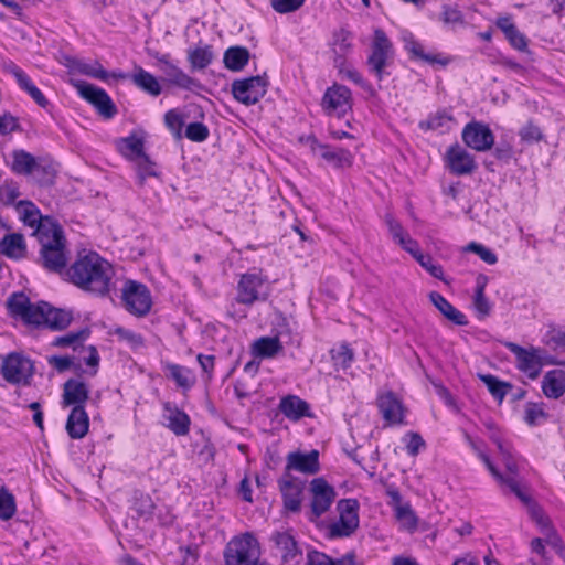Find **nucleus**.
Masks as SVG:
<instances>
[{
  "mask_svg": "<svg viewBox=\"0 0 565 565\" xmlns=\"http://www.w3.org/2000/svg\"><path fill=\"white\" fill-rule=\"evenodd\" d=\"M67 280L77 288L97 296H106L110 290L114 268L109 262L95 252L78 255L66 269Z\"/></svg>",
  "mask_w": 565,
  "mask_h": 565,
  "instance_id": "1",
  "label": "nucleus"
},
{
  "mask_svg": "<svg viewBox=\"0 0 565 565\" xmlns=\"http://www.w3.org/2000/svg\"><path fill=\"white\" fill-rule=\"evenodd\" d=\"M38 239L41 244L40 262L42 266L51 273L60 275L65 273L68 253L61 226L54 222L39 224Z\"/></svg>",
  "mask_w": 565,
  "mask_h": 565,
  "instance_id": "2",
  "label": "nucleus"
},
{
  "mask_svg": "<svg viewBox=\"0 0 565 565\" xmlns=\"http://www.w3.org/2000/svg\"><path fill=\"white\" fill-rule=\"evenodd\" d=\"M225 565H257L262 547L257 537L245 532L233 536L223 551Z\"/></svg>",
  "mask_w": 565,
  "mask_h": 565,
  "instance_id": "3",
  "label": "nucleus"
},
{
  "mask_svg": "<svg viewBox=\"0 0 565 565\" xmlns=\"http://www.w3.org/2000/svg\"><path fill=\"white\" fill-rule=\"evenodd\" d=\"M393 43L382 29H375L371 43V53L366 61L370 73L381 82L386 75H388L387 68L393 64Z\"/></svg>",
  "mask_w": 565,
  "mask_h": 565,
  "instance_id": "4",
  "label": "nucleus"
},
{
  "mask_svg": "<svg viewBox=\"0 0 565 565\" xmlns=\"http://www.w3.org/2000/svg\"><path fill=\"white\" fill-rule=\"evenodd\" d=\"M269 295V284L260 273L243 274L237 284L236 301L252 306L256 301H264Z\"/></svg>",
  "mask_w": 565,
  "mask_h": 565,
  "instance_id": "5",
  "label": "nucleus"
},
{
  "mask_svg": "<svg viewBox=\"0 0 565 565\" xmlns=\"http://www.w3.org/2000/svg\"><path fill=\"white\" fill-rule=\"evenodd\" d=\"M310 509L306 516L310 522H317L332 505L335 491L323 478H315L309 484Z\"/></svg>",
  "mask_w": 565,
  "mask_h": 565,
  "instance_id": "6",
  "label": "nucleus"
},
{
  "mask_svg": "<svg viewBox=\"0 0 565 565\" xmlns=\"http://www.w3.org/2000/svg\"><path fill=\"white\" fill-rule=\"evenodd\" d=\"M9 313L26 324L42 326L46 302L32 303L23 292H14L7 300Z\"/></svg>",
  "mask_w": 565,
  "mask_h": 565,
  "instance_id": "7",
  "label": "nucleus"
},
{
  "mask_svg": "<svg viewBox=\"0 0 565 565\" xmlns=\"http://www.w3.org/2000/svg\"><path fill=\"white\" fill-rule=\"evenodd\" d=\"M504 347L515 356V365L519 371L531 380H535L540 375L543 367V349L533 345L524 348L514 342H505Z\"/></svg>",
  "mask_w": 565,
  "mask_h": 565,
  "instance_id": "8",
  "label": "nucleus"
},
{
  "mask_svg": "<svg viewBox=\"0 0 565 565\" xmlns=\"http://www.w3.org/2000/svg\"><path fill=\"white\" fill-rule=\"evenodd\" d=\"M122 301L130 313L146 316L152 306V298L146 285L135 280H128L122 288Z\"/></svg>",
  "mask_w": 565,
  "mask_h": 565,
  "instance_id": "9",
  "label": "nucleus"
},
{
  "mask_svg": "<svg viewBox=\"0 0 565 565\" xmlns=\"http://www.w3.org/2000/svg\"><path fill=\"white\" fill-rule=\"evenodd\" d=\"M1 373L8 383L25 385L33 374V364L24 355L13 352L2 359Z\"/></svg>",
  "mask_w": 565,
  "mask_h": 565,
  "instance_id": "10",
  "label": "nucleus"
},
{
  "mask_svg": "<svg viewBox=\"0 0 565 565\" xmlns=\"http://www.w3.org/2000/svg\"><path fill=\"white\" fill-rule=\"evenodd\" d=\"M267 90V79L264 76H250L244 79H236L232 83L233 97L244 104H256Z\"/></svg>",
  "mask_w": 565,
  "mask_h": 565,
  "instance_id": "11",
  "label": "nucleus"
},
{
  "mask_svg": "<svg viewBox=\"0 0 565 565\" xmlns=\"http://www.w3.org/2000/svg\"><path fill=\"white\" fill-rule=\"evenodd\" d=\"M461 139L468 148L478 152H486L492 149L495 140L490 127L477 120H472L463 127Z\"/></svg>",
  "mask_w": 565,
  "mask_h": 565,
  "instance_id": "12",
  "label": "nucleus"
},
{
  "mask_svg": "<svg viewBox=\"0 0 565 565\" xmlns=\"http://www.w3.org/2000/svg\"><path fill=\"white\" fill-rule=\"evenodd\" d=\"M337 508L340 516L339 520L330 526L331 536H350L359 526V504L354 499H343L338 502Z\"/></svg>",
  "mask_w": 565,
  "mask_h": 565,
  "instance_id": "13",
  "label": "nucleus"
},
{
  "mask_svg": "<svg viewBox=\"0 0 565 565\" xmlns=\"http://www.w3.org/2000/svg\"><path fill=\"white\" fill-rule=\"evenodd\" d=\"M307 143L315 156H319L334 169H345L353 164V154L344 149L321 143L316 137H307Z\"/></svg>",
  "mask_w": 565,
  "mask_h": 565,
  "instance_id": "14",
  "label": "nucleus"
},
{
  "mask_svg": "<svg viewBox=\"0 0 565 565\" xmlns=\"http://www.w3.org/2000/svg\"><path fill=\"white\" fill-rule=\"evenodd\" d=\"M159 70L164 74L169 84L182 89L196 92L203 88L200 81L188 75L183 70L175 65L169 54L157 57Z\"/></svg>",
  "mask_w": 565,
  "mask_h": 565,
  "instance_id": "15",
  "label": "nucleus"
},
{
  "mask_svg": "<svg viewBox=\"0 0 565 565\" xmlns=\"http://www.w3.org/2000/svg\"><path fill=\"white\" fill-rule=\"evenodd\" d=\"M351 90L347 86L340 84H334L327 88L321 100V106L326 114L338 117H342L351 110Z\"/></svg>",
  "mask_w": 565,
  "mask_h": 565,
  "instance_id": "16",
  "label": "nucleus"
},
{
  "mask_svg": "<svg viewBox=\"0 0 565 565\" xmlns=\"http://www.w3.org/2000/svg\"><path fill=\"white\" fill-rule=\"evenodd\" d=\"M75 87L77 88L78 94L93 106H95L98 113L105 118H113L116 115V106L109 95L103 88L96 87L85 82L76 83Z\"/></svg>",
  "mask_w": 565,
  "mask_h": 565,
  "instance_id": "17",
  "label": "nucleus"
},
{
  "mask_svg": "<svg viewBox=\"0 0 565 565\" xmlns=\"http://www.w3.org/2000/svg\"><path fill=\"white\" fill-rule=\"evenodd\" d=\"M445 163L455 175L471 174L478 167L475 157L459 143L449 146L445 153Z\"/></svg>",
  "mask_w": 565,
  "mask_h": 565,
  "instance_id": "18",
  "label": "nucleus"
},
{
  "mask_svg": "<svg viewBox=\"0 0 565 565\" xmlns=\"http://www.w3.org/2000/svg\"><path fill=\"white\" fill-rule=\"evenodd\" d=\"M291 471L308 476L318 473L320 471L319 451L312 449L308 452L300 450L289 452L286 456L284 473L290 475Z\"/></svg>",
  "mask_w": 565,
  "mask_h": 565,
  "instance_id": "19",
  "label": "nucleus"
},
{
  "mask_svg": "<svg viewBox=\"0 0 565 565\" xmlns=\"http://www.w3.org/2000/svg\"><path fill=\"white\" fill-rule=\"evenodd\" d=\"M468 445L476 451L478 457L482 460V462L488 468L489 472L493 476V478L500 483L502 487L509 488V490L514 493L520 501H527V495L521 489L518 480L514 477H503V475L498 470V468L492 463L489 456L486 455L478 443L468 434L465 435Z\"/></svg>",
  "mask_w": 565,
  "mask_h": 565,
  "instance_id": "20",
  "label": "nucleus"
},
{
  "mask_svg": "<svg viewBox=\"0 0 565 565\" xmlns=\"http://www.w3.org/2000/svg\"><path fill=\"white\" fill-rule=\"evenodd\" d=\"M278 487L282 497L284 508L289 512L301 510L303 482L295 480L291 475L284 473L278 480Z\"/></svg>",
  "mask_w": 565,
  "mask_h": 565,
  "instance_id": "21",
  "label": "nucleus"
},
{
  "mask_svg": "<svg viewBox=\"0 0 565 565\" xmlns=\"http://www.w3.org/2000/svg\"><path fill=\"white\" fill-rule=\"evenodd\" d=\"M111 76L115 79L130 78L135 86L153 97L159 96L162 92L159 79L140 66H136L131 75L122 72H113Z\"/></svg>",
  "mask_w": 565,
  "mask_h": 565,
  "instance_id": "22",
  "label": "nucleus"
},
{
  "mask_svg": "<svg viewBox=\"0 0 565 565\" xmlns=\"http://www.w3.org/2000/svg\"><path fill=\"white\" fill-rule=\"evenodd\" d=\"M377 407L387 423L392 425L404 423V406L393 392L388 391L380 394L377 396Z\"/></svg>",
  "mask_w": 565,
  "mask_h": 565,
  "instance_id": "23",
  "label": "nucleus"
},
{
  "mask_svg": "<svg viewBox=\"0 0 565 565\" xmlns=\"http://www.w3.org/2000/svg\"><path fill=\"white\" fill-rule=\"evenodd\" d=\"M62 404L64 407H85L89 398V387L78 379H70L63 385Z\"/></svg>",
  "mask_w": 565,
  "mask_h": 565,
  "instance_id": "24",
  "label": "nucleus"
},
{
  "mask_svg": "<svg viewBox=\"0 0 565 565\" xmlns=\"http://www.w3.org/2000/svg\"><path fill=\"white\" fill-rule=\"evenodd\" d=\"M495 25L502 31L510 45L520 51L527 50L529 41L514 24L511 15H500L495 20Z\"/></svg>",
  "mask_w": 565,
  "mask_h": 565,
  "instance_id": "25",
  "label": "nucleus"
},
{
  "mask_svg": "<svg viewBox=\"0 0 565 565\" xmlns=\"http://www.w3.org/2000/svg\"><path fill=\"white\" fill-rule=\"evenodd\" d=\"M278 408L286 418L292 422H297L303 417H311L310 405L297 395L282 397Z\"/></svg>",
  "mask_w": 565,
  "mask_h": 565,
  "instance_id": "26",
  "label": "nucleus"
},
{
  "mask_svg": "<svg viewBox=\"0 0 565 565\" xmlns=\"http://www.w3.org/2000/svg\"><path fill=\"white\" fill-rule=\"evenodd\" d=\"M352 34L340 29L332 35L331 50L333 53L334 67H342L347 61V56L352 52Z\"/></svg>",
  "mask_w": 565,
  "mask_h": 565,
  "instance_id": "27",
  "label": "nucleus"
},
{
  "mask_svg": "<svg viewBox=\"0 0 565 565\" xmlns=\"http://www.w3.org/2000/svg\"><path fill=\"white\" fill-rule=\"evenodd\" d=\"M65 428L72 439H82L86 436L89 428V417L85 407H72Z\"/></svg>",
  "mask_w": 565,
  "mask_h": 565,
  "instance_id": "28",
  "label": "nucleus"
},
{
  "mask_svg": "<svg viewBox=\"0 0 565 565\" xmlns=\"http://www.w3.org/2000/svg\"><path fill=\"white\" fill-rule=\"evenodd\" d=\"M42 169V160L25 150H15L12 153L11 170L17 174L38 175Z\"/></svg>",
  "mask_w": 565,
  "mask_h": 565,
  "instance_id": "29",
  "label": "nucleus"
},
{
  "mask_svg": "<svg viewBox=\"0 0 565 565\" xmlns=\"http://www.w3.org/2000/svg\"><path fill=\"white\" fill-rule=\"evenodd\" d=\"M429 300L435 308L449 321L456 326H467L468 320L466 316L455 308L441 294L431 291L428 295Z\"/></svg>",
  "mask_w": 565,
  "mask_h": 565,
  "instance_id": "30",
  "label": "nucleus"
},
{
  "mask_svg": "<svg viewBox=\"0 0 565 565\" xmlns=\"http://www.w3.org/2000/svg\"><path fill=\"white\" fill-rule=\"evenodd\" d=\"M270 541L281 555L284 562L295 561L300 555V550L295 537L290 532H275L273 533Z\"/></svg>",
  "mask_w": 565,
  "mask_h": 565,
  "instance_id": "31",
  "label": "nucleus"
},
{
  "mask_svg": "<svg viewBox=\"0 0 565 565\" xmlns=\"http://www.w3.org/2000/svg\"><path fill=\"white\" fill-rule=\"evenodd\" d=\"M542 391L548 398H559L565 393V371L561 369L548 371L543 377Z\"/></svg>",
  "mask_w": 565,
  "mask_h": 565,
  "instance_id": "32",
  "label": "nucleus"
},
{
  "mask_svg": "<svg viewBox=\"0 0 565 565\" xmlns=\"http://www.w3.org/2000/svg\"><path fill=\"white\" fill-rule=\"evenodd\" d=\"M73 318L72 311L53 308L46 302L42 326L54 331H62L71 324Z\"/></svg>",
  "mask_w": 565,
  "mask_h": 565,
  "instance_id": "33",
  "label": "nucleus"
},
{
  "mask_svg": "<svg viewBox=\"0 0 565 565\" xmlns=\"http://www.w3.org/2000/svg\"><path fill=\"white\" fill-rule=\"evenodd\" d=\"M490 439L497 445L498 450L502 457L505 469L508 471V475L505 477H514L518 480L520 487H522V484L518 478V471H519L518 463H516L515 459L513 458L512 448H511L510 444L507 443L498 431H494L490 436Z\"/></svg>",
  "mask_w": 565,
  "mask_h": 565,
  "instance_id": "34",
  "label": "nucleus"
},
{
  "mask_svg": "<svg viewBox=\"0 0 565 565\" xmlns=\"http://www.w3.org/2000/svg\"><path fill=\"white\" fill-rule=\"evenodd\" d=\"M117 149L127 160L131 162L146 153L143 138L135 134L119 139L117 141Z\"/></svg>",
  "mask_w": 565,
  "mask_h": 565,
  "instance_id": "35",
  "label": "nucleus"
},
{
  "mask_svg": "<svg viewBox=\"0 0 565 565\" xmlns=\"http://www.w3.org/2000/svg\"><path fill=\"white\" fill-rule=\"evenodd\" d=\"M1 253L13 259H20L25 256L26 245L22 234L11 233L4 235L0 243Z\"/></svg>",
  "mask_w": 565,
  "mask_h": 565,
  "instance_id": "36",
  "label": "nucleus"
},
{
  "mask_svg": "<svg viewBox=\"0 0 565 565\" xmlns=\"http://www.w3.org/2000/svg\"><path fill=\"white\" fill-rule=\"evenodd\" d=\"M281 350L282 345L278 337H262L252 345V353L260 359H271Z\"/></svg>",
  "mask_w": 565,
  "mask_h": 565,
  "instance_id": "37",
  "label": "nucleus"
},
{
  "mask_svg": "<svg viewBox=\"0 0 565 565\" xmlns=\"http://www.w3.org/2000/svg\"><path fill=\"white\" fill-rule=\"evenodd\" d=\"M17 212L19 213L20 220L28 226L35 228L38 235V226L41 223L51 222L49 218L42 220L40 210L36 205L28 200L18 202L15 205Z\"/></svg>",
  "mask_w": 565,
  "mask_h": 565,
  "instance_id": "38",
  "label": "nucleus"
},
{
  "mask_svg": "<svg viewBox=\"0 0 565 565\" xmlns=\"http://www.w3.org/2000/svg\"><path fill=\"white\" fill-rule=\"evenodd\" d=\"M164 408L169 412L166 416V426L177 436H185L190 430V417L188 414L178 408H172L168 404Z\"/></svg>",
  "mask_w": 565,
  "mask_h": 565,
  "instance_id": "39",
  "label": "nucleus"
},
{
  "mask_svg": "<svg viewBox=\"0 0 565 565\" xmlns=\"http://www.w3.org/2000/svg\"><path fill=\"white\" fill-rule=\"evenodd\" d=\"M214 58V52L211 45H196L193 49L188 50V61L191 68L194 71H201L206 68Z\"/></svg>",
  "mask_w": 565,
  "mask_h": 565,
  "instance_id": "40",
  "label": "nucleus"
},
{
  "mask_svg": "<svg viewBox=\"0 0 565 565\" xmlns=\"http://www.w3.org/2000/svg\"><path fill=\"white\" fill-rule=\"evenodd\" d=\"M249 51L243 46H231L224 52L223 62L227 70L242 71L249 61Z\"/></svg>",
  "mask_w": 565,
  "mask_h": 565,
  "instance_id": "41",
  "label": "nucleus"
},
{
  "mask_svg": "<svg viewBox=\"0 0 565 565\" xmlns=\"http://www.w3.org/2000/svg\"><path fill=\"white\" fill-rule=\"evenodd\" d=\"M70 67L79 74L90 76L93 78L107 82L109 77H113L99 62L87 63L82 60H73Z\"/></svg>",
  "mask_w": 565,
  "mask_h": 565,
  "instance_id": "42",
  "label": "nucleus"
},
{
  "mask_svg": "<svg viewBox=\"0 0 565 565\" xmlns=\"http://www.w3.org/2000/svg\"><path fill=\"white\" fill-rule=\"evenodd\" d=\"M479 379L487 386L493 398L499 403H502L509 391L512 388V385L509 382L501 381L492 374H479Z\"/></svg>",
  "mask_w": 565,
  "mask_h": 565,
  "instance_id": "43",
  "label": "nucleus"
},
{
  "mask_svg": "<svg viewBox=\"0 0 565 565\" xmlns=\"http://www.w3.org/2000/svg\"><path fill=\"white\" fill-rule=\"evenodd\" d=\"M88 329L72 331L68 332L67 334L54 338L53 341L51 342V345L56 348H72L75 351L83 345L84 341L88 338Z\"/></svg>",
  "mask_w": 565,
  "mask_h": 565,
  "instance_id": "44",
  "label": "nucleus"
},
{
  "mask_svg": "<svg viewBox=\"0 0 565 565\" xmlns=\"http://www.w3.org/2000/svg\"><path fill=\"white\" fill-rule=\"evenodd\" d=\"M452 115L446 110L440 109L429 115L426 120L419 122V127L425 130H448L449 124L452 121Z\"/></svg>",
  "mask_w": 565,
  "mask_h": 565,
  "instance_id": "45",
  "label": "nucleus"
},
{
  "mask_svg": "<svg viewBox=\"0 0 565 565\" xmlns=\"http://www.w3.org/2000/svg\"><path fill=\"white\" fill-rule=\"evenodd\" d=\"M137 174L138 185L143 186L146 179L149 177H159L156 162H153L148 154H143L139 159L132 161Z\"/></svg>",
  "mask_w": 565,
  "mask_h": 565,
  "instance_id": "46",
  "label": "nucleus"
},
{
  "mask_svg": "<svg viewBox=\"0 0 565 565\" xmlns=\"http://www.w3.org/2000/svg\"><path fill=\"white\" fill-rule=\"evenodd\" d=\"M330 356L337 369L347 370L354 361V352L345 342L330 350Z\"/></svg>",
  "mask_w": 565,
  "mask_h": 565,
  "instance_id": "47",
  "label": "nucleus"
},
{
  "mask_svg": "<svg viewBox=\"0 0 565 565\" xmlns=\"http://www.w3.org/2000/svg\"><path fill=\"white\" fill-rule=\"evenodd\" d=\"M395 518L402 529L413 532L417 529L418 519L409 503L394 507Z\"/></svg>",
  "mask_w": 565,
  "mask_h": 565,
  "instance_id": "48",
  "label": "nucleus"
},
{
  "mask_svg": "<svg viewBox=\"0 0 565 565\" xmlns=\"http://www.w3.org/2000/svg\"><path fill=\"white\" fill-rule=\"evenodd\" d=\"M170 377L183 390H189L193 386L195 379L190 369L178 365L169 364L167 366Z\"/></svg>",
  "mask_w": 565,
  "mask_h": 565,
  "instance_id": "49",
  "label": "nucleus"
},
{
  "mask_svg": "<svg viewBox=\"0 0 565 565\" xmlns=\"http://www.w3.org/2000/svg\"><path fill=\"white\" fill-rule=\"evenodd\" d=\"M18 86L25 92L35 103L43 109H46L50 105V102L44 96V94L35 86L32 79L25 76Z\"/></svg>",
  "mask_w": 565,
  "mask_h": 565,
  "instance_id": "50",
  "label": "nucleus"
},
{
  "mask_svg": "<svg viewBox=\"0 0 565 565\" xmlns=\"http://www.w3.org/2000/svg\"><path fill=\"white\" fill-rule=\"evenodd\" d=\"M17 512L15 499L6 488H0V520L8 521Z\"/></svg>",
  "mask_w": 565,
  "mask_h": 565,
  "instance_id": "51",
  "label": "nucleus"
},
{
  "mask_svg": "<svg viewBox=\"0 0 565 565\" xmlns=\"http://www.w3.org/2000/svg\"><path fill=\"white\" fill-rule=\"evenodd\" d=\"M440 20L451 26L463 25L465 23L462 12L457 7L449 4H443Z\"/></svg>",
  "mask_w": 565,
  "mask_h": 565,
  "instance_id": "52",
  "label": "nucleus"
},
{
  "mask_svg": "<svg viewBox=\"0 0 565 565\" xmlns=\"http://www.w3.org/2000/svg\"><path fill=\"white\" fill-rule=\"evenodd\" d=\"M20 196V190L17 182L13 180H4L0 183V202L6 205H11Z\"/></svg>",
  "mask_w": 565,
  "mask_h": 565,
  "instance_id": "53",
  "label": "nucleus"
},
{
  "mask_svg": "<svg viewBox=\"0 0 565 565\" xmlns=\"http://www.w3.org/2000/svg\"><path fill=\"white\" fill-rule=\"evenodd\" d=\"M547 414L544 412L543 404L529 402L525 405L524 420L530 426H535L543 419H546Z\"/></svg>",
  "mask_w": 565,
  "mask_h": 565,
  "instance_id": "54",
  "label": "nucleus"
},
{
  "mask_svg": "<svg viewBox=\"0 0 565 565\" xmlns=\"http://www.w3.org/2000/svg\"><path fill=\"white\" fill-rule=\"evenodd\" d=\"M134 509L140 518H149L154 510V503L150 495L139 493L136 494L134 501Z\"/></svg>",
  "mask_w": 565,
  "mask_h": 565,
  "instance_id": "55",
  "label": "nucleus"
},
{
  "mask_svg": "<svg viewBox=\"0 0 565 565\" xmlns=\"http://www.w3.org/2000/svg\"><path fill=\"white\" fill-rule=\"evenodd\" d=\"M466 250L475 253L488 265H494L498 262L495 253L482 244L471 242L467 245Z\"/></svg>",
  "mask_w": 565,
  "mask_h": 565,
  "instance_id": "56",
  "label": "nucleus"
},
{
  "mask_svg": "<svg viewBox=\"0 0 565 565\" xmlns=\"http://www.w3.org/2000/svg\"><path fill=\"white\" fill-rule=\"evenodd\" d=\"M419 265L427 270L433 277L445 280L441 265L436 263L430 255L422 254L416 259Z\"/></svg>",
  "mask_w": 565,
  "mask_h": 565,
  "instance_id": "57",
  "label": "nucleus"
},
{
  "mask_svg": "<svg viewBox=\"0 0 565 565\" xmlns=\"http://www.w3.org/2000/svg\"><path fill=\"white\" fill-rule=\"evenodd\" d=\"M185 137L194 142H203L209 137V128L202 122H191L186 126Z\"/></svg>",
  "mask_w": 565,
  "mask_h": 565,
  "instance_id": "58",
  "label": "nucleus"
},
{
  "mask_svg": "<svg viewBox=\"0 0 565 565\" xmlns=\"http://www.w3.org/2000/svg\"><path fill=\"white\" fill-rule=\"evenodd\" d=\"M339 70V73L342 75L343 78H347L348 81L353 82L358 86L362 87L365 90H371V85L363 78V76L353 67H348L347 62L344 63V66L337 67Z\"/></svg>",
  "mask_w": 565,
  "mask_h": 565,
  "instance_id": "59",
  "label": "nucleus"
},
{
  "mask_svg": "<svg viewBox=\"0 0 565 565\" xmlns=\"http://www.w3.org/2000/svg\"><path fill=\"white\" fill-rule=\"evenodd\" d=\"M164 122L175 138L180 139L182 137L181 131L183 127V120L177 110L171 109L167 111L164 115Z\"/></svg>",
  "mask_w": 565,
  "mask_h": 565,
  "instance_id": "60",
  "label": "nucleus"
},
{
  "mask_svg": "<svg viewBox=\"0 0 565 565\" xmlns=\"http://www.w3.org/2000/svg\"><path fill=\"white\" fill-rule=\"evenodd\" d=\"M404 440L406 443L407 454L413 457L417 456L420 449L425 447L424 439L417 433H407Z\"/></svg>",
  "mask_w": 565,
  "mask_h": 565,
  "instance_id": "61",
  "label": "nucleus"
},
{
  "mask_svg": "<svg viewBox=\"0 0 565 565\" xmlns=\"http://www.w3.org/2000/svg\"><path fill=\"white\" fill-rule=\"evenodd\" d=\"M306 0H270V4L276 12L288 13L298 10Z\"/></svg>",
  "mask_w": 565,
  "mask_h": 565,
  "instance_id": "62",
  "label": "nucleus"
},
{
  "mask_svg": "<svg viewBox=\"0 0 565 565\" xmlns=\"http://www.w3.org/2000/svg\"><path fill=\"white\" fill-rule=\"evenodd\" d=\"M385 223L388 227L390 234L396 243L401 242L408 233L404 231L402 224L394 218L392 214L385 215Z\"/></svg>",
  "mask_w": 565,
  "mask_h": 565,
  "instance_id": "63",
  "label": "nucleus"
},
{
  "mask_svg": "<svg viewBox=\"0 0 565 565\" xmlns=\"http://www.w3.org/2000/svg\"><path fill=\"white\" fill-rule=\"evenodd\" d=\"M47 363L54 370L62 373L67 371L74 365V359L66 355H52L47 358Z\"/></svg>",
  "mask_w": 565,
  "mask_h": 565,
  "instance_id": "64",
  "label": "nucleus"
}]
</instances>
